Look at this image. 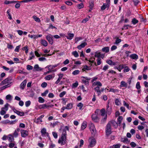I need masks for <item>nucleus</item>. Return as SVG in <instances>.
<instances>
[{
	"label": "nucleus",
	"instance_id": "39",
	"mask_svg": "<svg viewBox=\"0 0 148 148\" xmlns=\"http://www.w3.org/2000/svg\"><path fill=\"white\" fill-rule=\"evenodd\" d=\"M91 69V68L90 67H88V66L87 65H85L84 67V69H82V70L83 71H85V70H90Z\"/></svg>",
	"mask_w": 148,
	"mask_h": 148
},
{
	"label": "nucleus",
	"instance_id": "25",
	"mask_svg": "<svg viewBox=\"0 0 148 148\" xmlns=\"http://www.w3.org/2000/svg\"><path fill=\"white\" fill-rule=\"evenodd\" d=\"M101 50L103 52L108 53L109 51V47H105L102 49Z\"/></svg>",
	"mask_w": 148,
	"mask_h": 148
},
{
	"label": "nucleus",
	"instance_id": "12",
	"mask_svg": "<svg viewBox=\"0 0 148 148\" xmlns=\"http://www.w3.org/2000/svg\"><path fill=\"white\" fill-rule=\"evenodd\" d=\"M81 78L84 79H82V81L83 83L86 85H88L89 83L88 80H90V79H88L87 77H85L83 76Z\"/></svg>",
	"mask_w": 148,
	"mask_h": 148
},
{
	"label": "nucleus",
	"instance_id": "4",
	"mask_svg": "<svg viewBox=\"0 0 148 148\" xmlns=\"http://www.w3.org/2000/svg\"><path fill=\"white\" fill-rule=\"evenodd\" d=\"M89 126L92 134L93 135H94L95 134L96 130L94 124L92 123H90L89 124Z\"/></svg>",
	"mask_w": 148,
	"mask_h": 148
},
{
	"label": "nucleus",
	"instance_id": "59",
	"mask_svg": "<svg viewBox=\"0 0 148 148\" xmlns=\"http://www.w3.org/2000/svg\"><path fill=\"white\" fill-rule=\"evenodd\" d=\"M17 114L21 116H23L24 115V113L23 112L18 111Z\"/></svg>",
	"mask_w": 148,
	"mask_h": 148
},
{
	"label": "nucleus",
	"instance_id": "15",
	"mask_svg": "<svg viewBox=\"0 0 148 148\" xmlns=\"http://www.w3.org/2000/svg\"><path fill=\"white\" fill-rule=\"evenodd\" d=\"M108 122H110V125L112 124L115 128H116L118 127V124H117V123L115 121L112 120Z\"/></svg>",
	"mask_w": 148,
	"mask_h": 148
},
{
	"label": "nucleus",
	"instance_id": "44",
	"mask_svg": "<svg viewBox=\"0 0 148 148\" xmlns=\"http://www.w3.org/2000/svg\"><path fill=\"white\" fill-rule=\"evenodd\" d=\"M72 54L76 58H77L79 56L78 53L76 51L73 52Z\"/></svg>",
	"mask_w": 148,
	"mask_h": 148
},
{
	"label": "nucleus",
	"instance_id": "45",
	"mask_svg": "<svg viewBox=\"0 0 148 148\" xmlns=\"http://www.w3.org/2000/svg\"><path fill=\"white\" fill-rule=\"evenodd\" d=\"M77 106L79 107V110H81L83 106V105L82 103H79L77 104Z\"/></svg>",
	"mask_w": 148,
	"mask_h": 148
},
{
	"label": "nucleus",
	"instance_id": "22",
	"mask_svg": "<svg viewBox=\"0 0 148 148\" xmlns=\"http://www.w3.org/2000/svg\"><path fill=\"white\" fill-rule=\"evenodd\" d=\"M130 57L132 59L134 60H137L138 58V56L135 53L132 54L131 55Z\"/></svg>",
	"mask_w": 148,
	"mask_h": 148
},
{
	"label": "nucleus",
	"instance_id": "53",
	"mask_svg": "<svg viewBox=\"0 0 148 148\" xmlns=\"http://www.w3.org/2000/svg\"><path fill=\"white\" fill-rule=\"evenodd\" d=\"M66 92L65 91H63L60 93L59 94V97H62L63 96L66 94Z\"/></svg>",
	"mask_w": 148,
	"mask_h": 148
},
{
	"label": "nucleus",
	"instance_id": "36",
	"mask_svg": "<svg viewBox=\"0 0 148 148\" xmlns=\"http://www.w3.org/2000/svg\"><path fill=\"white\" fill-rule=\"evenodd\" d=\"M33 18L38 23H40V19L38 17H37L36 16H33Z\"/></svg>",
	"mask_w": 148,
	"mask_h": 148
},
{
	"label": "nucleus",
	"instance_id": "27",
	"mask_svg": "<svg viewBox=\"0 0 148 148\" xmlns=\"http://www.w3.org/2000/svg\"><path fill=\"white\" fill-rule=\"evenodd\" d=\"M34 68L35 69L36 71H40L42 70V69L39 66L38 64L35 65L34 67Z\"/></svg>",
	"mask_w": 148,
	"mask_h": 148
},
{
	"label": "nucleus",
	"instance_id": "26",
	"mask_svg": "<svg viewBox=\"0 0 148 148\" xmlns=\"http://www.w3.org/2000/svg\"><path fill=\"white\" fill-rule=\"evenodd\" d=\"M40 42L41 44L45 47H46L48 45L47 42L46 40L44 39L41 40Z\"/></svg>",
	"mask_w": 148,
	"mask_h": 148
},
{
	"label": "nucleus",
	"instance_id": "37",
	"mask_svg": "<svg viewBox=\"0 0 148 148\" xmlns=\"http://www.w3.org/2000/svg\"><path fill=\"white\" fill-rule=\"evenodd\" d=\"M10 106L8 103H6L4 106V107H3L1 108V109H3L6 111H7L8 110V107Z\"/></svg>",
	"mask_w": 148,
	"mask_h": 148
},
{
	"label": "nucleus",
	"instance_id": "55",
	"mask_svg": "<svg viewBox=\"0 0 148 148\" xmlns=\"http://www.w3.org/2000/svg\"><path fill=\"white\" fill-rule=\"evenodd\" d=\"M101 115L102 116H104L105 114V109L103 108L101 110Z\"/></svg>",
	"mask_w": 148,
	"mask_h": 148
},
{
	"label": "nucleus",
	"instance_id": "24",
	"mask_svg": "<svg viewBox=\"0 0 148 148\" xmlns=\"http://www.w3.org/2000/svg\"><path fill=\"white\" fill-rule=\"evenodd\" d=\"M87 45V43L86 42L82 43L80 45H79L77 47V48L79 49H81L82 48H84L85 46Z\"/></svg>",
	"mask_w": 148,
	"mask_h": 148
},
{
	"label": "nucleus",
	"instance_id": "28",
	"mask_svg": "<svg viewBox=\"0 0 148 148\" xmlns=\"http://www.w3.org/2000/svg\"><path fill=\"white\" fill-rule=\"evenodd\" d=\"M17 1H9L5 0L4 2V3L5 4H9L15 3H17Z\"/></svg>",
	"mask_w": 148,
	"mask_h": 148
},
{
	"label": "nucleus",
	"instance_id": "40",
	"mask_svg": "<svg viewBox=\"0 0 148 148\" xmlns=\"http://www.w3.org/2000/svg\"><path fill=\"white\" fill-rule=\"evenodd\" d=\"M100 56L101 53L99 51H97L95 52V57H97L98 58H100Z\"/></svg>",
	"mask_w": 148,
	"mask_h": 148
},
{
	"label": "nucleus",
	"instance_id": "32",
	"mask_svg": "<svg viewBox=\"0 0 148 148\" xmlns=\"http://www.w3.org/2000/svg\"><path fill=\"white\" fill-rule=\"evenodd\" d=\"M73 104L72 103H70L68 104L67 106L65 107L66 109L70 110L73 108Z\"/></svg>",
	"mask_w": 148,
	"mask_h": 148
},
{
	"label": "nucleus",
	"instance_id": "6",
	"mask_svg": "<svg viewBox=\"0 0 148 148\" xmlns=\"http://www.w3.org/2000/svg\"><path fill=\"white\" fill-rule=\"evenodd\" d=\"M92 119L95 122L98 123L99 121V119L95 114H93L92 115Z\"/></svg>",
	"mask_w": 148,
	"mask_h": 148
},
{
	"label": "nucleus",
	"instance_id": "5",
	"mask_svg": "<svg viewBox=\"0 0 148 148\" xmlns=\"http://www.w3.org/2000/svg\"><path fill=\"white\" fill-rule=\"evenodd\" d=\"M52 105H47L46 104H42L38 106V108L40 109H46L48 108H51L53 106Z\"/></svg>",
	"mask_w": 148,
	"mask_h": 148
},
{
	"label": "nucleus",
	"instance_id": "43",
	"mask_svg": "<svg viewBox=\"0 0 148 148\" xmlns=\"http://www.w3.org/2000/svg\"><path fill=\"white\" fill-rule=\"evenodd\" d=\"M79 71L78 70H75L72 72V74L74 75H76L78 74L79 73Z\"/></svg>",
	"mask_w": 148,
	"mask_h": 148
},
{
	"label": "nucleus",
	"instance_id": "19",
	"mask_svg": "<svg viewBox=\"0 0 148 148\" xmlns=\"http://www.w3.org/2000/svg\"><path fill=\"white\" fill-rule=\"evenodd\" d=\"M20 131V129L19 128H17L14 131L13 134V135L15 137H17L18 136V132Z\"/></svg>",
	"mask_w": 148,
	"mask_h": 148
},
{
	"label": "nucleus",
	"instance_id": "20",
	"mask_svg": "<svg viewBox=\"0 0 148 148\" xmlns=\"http://www.w3.org/2000/svg\"><path fill=\"white\" fill-rule=\"evenodd\" d=\"M44 115H41L38 118L36 121V123H39L42 122V118L44 117Z\"/></svg>",
	"mask_w": 148,
	"mask_h": 148
},
{
	"label": "nucleus",
	"instance_id": "21",
	"mask_svg": "<svg viewBox=\"0 0 148 148\" xmlns=\"http://www.w3.org/2000/svg\"><path fill=\"white\" fill-rule=\"evenodd\" d=\"M68 36H66V38L69 40H71L73 39L74 36V34H72L70 33H69L68 34Z\"/></svg>",
	"mask_w": 148,
	"mask_h": 148
},
{
	"label": "nucleus",
	"instance_id": "2",
	"mask_svg": "<svg viewBox=\"0 0 148 148\" xmlns=\"http://www.w3.org/2000/svg\"><path fill=\"white\" fill-rule=\"evenodd\" d=\"M94 86H97L94 88L95 91L96 92L98 96L101 94V89L100 87L102 86V84L101 82L99 81L94 82L92 84Z\"/></svg>",
	"mask_w": 148,
	"mask_h": 148
},
{
	"label": "nucleus",
	"instance_id": "52",
	"mask_svg": "<svg viewBox=\"0 0 148 148\" xmlns=\"http://www.w3.org/2000/svg\"><path fill=\"white\" fill-rule=\"evenodd\" d=\"M107 118V115L106 114L105 115V116L104 118H103L101 121V123H103L105 122L106 119Z\"/></svg>",
	"mask_w": 148,
	"mask_h": 148
},
{
	"label": "nucleus",
	"instance_id": "51",
	"mask_svg": "<svg viewBox=\"0 0 148 148\" xmlns=\"http://www.w3.org/2000/svg\"><path fill=\"white\" fill-rule=\"evenodd\" d=\"M49 90H46L43 93L41 94V96L42 97L45 96L48 93Z\"/></svg>",
	"mask_w": 148,
	"mask_h": 148
},
{
	"label": "nucleus",
	"instance_id": "56",
	"mask_svg": "<svg viewBox=\"0 0 148 148\" xmlns=\"http://www.w3.org/2000/svg\"><path fill=\"white\" fill-rule=\"evenodd\" d=\"M121 42V40L118 38H117L116 40L115 44L117 45Z\"/></svg>",
	"mask_w": 148,
	"mask_h": 148
},
{
	"label": "nucleus",
	"instance_id": "46",
	"mask_svg": "<svg viewBox=\"0 0 148 148\" xmlns=\"http://www.w3.org/2000/svg\"><path fill=\"white\" fill-rule=\"evenodd\" d=\"M31 102L30 101H27L25 102V104L26 107H29L31 104Z\"/></svg>",
	"mask_w": 148,
	"mask_h": 148
},
{
	"label": "nucleus",
	"instance_id": "31",
	"mask_svg": "<svg viewBox=\"0 0 148 148\" xmlns=\"http://www.w3.org/2000/svg\"><path fill=\"white\" fill-rule=\"evenodd\" d=\"M86 121H84L81 126V129L82 130H84L86 127Z\"/></svg>",
	"mask_w": 148,
	"mask_h": 148
},
{
	"label": "nucleus",
	"instance_id": "29",
	"mask_svg": "<svg viewBox=\"0 0 148 148\" xmlns=\"http://www.w3.org/2000/svg\"><path fill=\"white\" fill-rule=\"evenodd\" d=\"M120 86L121 87H127V84L124 81H122L121 82Z\"/></svg>",
	"mask_w": 148,
	"mask_h": 148
},
{
	"label": "nucleus",
	"instance_id": "63",
	"mask_svg": "<svg viewBox=\"0 0 148 148\" xmlns=\"http://www.w3.org/2000/svg\"><path fill=\"white\" fill-rule=\"evenodd\" d=\"M47 84L46 82H43L41 84V86L43 88H45L47 86Z\"/></svg>",
	"mask_w": 148,
	"mask_h": 148
},
{
	"label": "nucleus",
	"instance_id": "1",
	"mask_svg": "<svg viewBox=\"0 0 148 148\" xmlns=\"http://www.w3.org/2000/svg\"><path fill=\"white\" fill-rule=\"evenodd\" d=\"M67 135L66 131L65 130L63 131L62 134L61 135V137L58 140V143L61 144V145H64L66 143V137Z\"/></svg>",
	"mask_w": 148,
	"mask_h": 148
},
{
	"label": "nucleus",
	"instance_id": "23",
	"mask_svg": "<svg viewBox=\"0 0 148 148\" xmlns=\"http://www.w3.org/2000/svg\"><path fill=\"white\" fill-rule=\"evenodd\" d=\"M89 8L90 9H92L94 6V1L93 0H90L89 2Z\"/></svg>",
	"mask_w": 148,
	"mask_h": 148
},
{
	"label": "nucleus",
	"instance_id": "41",
	"mask_svg": "<svg viewBox=\"0 0 148 148\" xmlns=\"http://www.w3.org/2000/svg\"><path fill=\"white\" fill-rule=\"evenodd\" d=\"M22 50L23 51L25 50V53H27L28 52V47L27 45L23 47L22 48Z\"/></svg>",
	"mask_w": 148,
	"mask_h": 148
},
{
	"label": "nucleus",
	"instance_id": "47",
	"mask_svg": "<svg viewBox=\"0 0 148 148\" xmlns=\"http://www.w3.org/2000/svg\"><path fill=\"white\" fill-rule=\"evenodd\" d=\"M55 147V145L53 144L52 142H51L49 143V148H54Z\"/></svg>",
	"mask_w": 148,
	"mask_h": 148
},
{
	"label": "nucleus",
	"instance_id": "17",
	"mask_svg": "<svg viewBox=\"0 0 148 148\" xmlns=\"http://www.w3.org/2000/svg\"><path fill=\"white\" fill-rule=\"evenodd\" d=\"M11 79L8 78H6L3 80L1 83V85H3L6 84L11 83Z\"/></svg>",
	"mask_w": 148,
	"mask_h": 148
},
{
	"label": "nucleus",
	"instance_id": "35",
	"mask_svg": "<svg viewBox=\"0 0 148 148\" xmlns=\"http://www.w3.org/2000/svg\"><path fill=\"white\" fill-rule=\"evenodd\" d=\"M138 22V21L135 18H134L132 19V23L134 25L136 24Z\"/></svg>",
	"mask_w": 148,
	"mask_h": 148
},
{
	"label": "nucleus",
	"instance_id": "16",
	"mask_svg": "<svg viewBox=\"0 0 148 148\" xmlns=\"http://www.w3.org/2000/svg\"><path fill=\"white\" fill-rule=\"evenodd\" d=\"M109 7L110 6H109V5L104 3L103 5L101 7V9L102 10H104L106 9V10H108L109 9Z\"/></svg>",
	"mask_w": 148,
	"mask_h": 148
},
{
	"label": "nucleus",
	"instance_id": "3",
	"mask_svg": "<svg viewBox=\"0 0 148 148\" xmlns=\"http://www.w3.org/2000/svg\"><path fill=\"white\" fill-rule=\"evenodd\" d=\"M105 132L107 136H109L112 132L111 125L110 122H108L106 125L105 129Z\"/></svg>",
	"mask_w": 148,
	"mask_h": 148
},
{
	"label": "nucleus",
	"instance_id": "48",
	"mask_svg": "<svg viewBox=\"0 0 148 148\" xmlns=\"http://www.w3.org/2000/svg\"><path fill=\"white\" fill-rule=\"evenodd\" d=\"M136 88L138 90L140 89L141 86L140 85V83L139 82H138L136 84Z\"/></svg>",
	"mask_w": 148,
	"mask_h": 148
},
{
	"label": "nucleus",
	"instance_id": "11",
	"mask_svg": "<svg viewBox=\"0 0 148 148\" xmlns=\"http://www.w3.org/2000/svg\"><path fill=\"white\" fill-rule=\"evenodd\" d=\"M60 64L59 63L54 65H49L47 66L46 68H48L49 70H51L57 67Z\"/></svg>",
	"mask_w": 148,
	"mask_h": 148
},
{
	"label": "nucleus",
	"instance_id": "38",
	"mask_svg": "<svg viewBox=\"0 0 148 148\" xmlns=\"http://www.w3.org/2000/svg\"><path fill=\"white\" fill-rule=\"evenodd\" d=\"M77 8L79 9H81L84 7V5L83 3H81L79 4H78L77 5Z\"/></svg>",
	"mask_w": 148,
	"mask_h": 148
},
{
	"label": "nucleus",
	"instance_id": "33",
	"mask_svg": "<svg viewBox=\"0 0 148 148\" xmlns=\"http://www.w3.org/2000/svg\"><path fill=\"white\" fill-rule=\"evenodd\" d=\"M106 62L108 64L112 65H115L116 63L112 61V60H109L106 61Z\"/></svg>",
	"mask_w": 148,
	"mask_h": 148
},
{
	"label": "nucleus",
	"instance_id": "49",
	"mask_svg": "<svg viewBox=\"0 0 148 148\" xmlns=\"http://www.w3.org/2000/svg\"><path fill=\"white\" fill-rule=\"evenodd\" d=\"M10 10H8L7 12V13L9 16L8 18L10 20H11L12 19V17L10 13Z\"/></svg>",
	"mask_w": 148,
	"mask_h": 148
},
{
	"label": "nucleus",
	"instance_id": "58",
	"mask_svg": "<svg viewBox=\"0 0 148 148\" xmlns=\"http://www.w3.org/2000/svg\"><path fill=\"white\" fill-rule=\"evenodd\" d=\"M78 85V83L77 82H75L72 85V88H75L77 87Z\"/></svg>",
	"mask_w": 148,
	"mask_h": 148
},
{
	"label": "nucleus",
	"instance_id": "14",
	"mask_svg": "<svg viewBox=\"0 0 148 148\" xmlns=\"http://www.w3.org/2000/svg\"><path fill=\"white\" fill-rule=\"evenodd\" d=\"M41 133L42 136L46 135L47 136L49 135V134L46 132V129L45 128H43L41 131Z\"/></svg>",
	"mask_w": 148,
	"mask_h": 148
},
{
	"label": "nucleus",
	"instance_id": "61",
	"mask_svg": "<svg viewBox=\"0 0 148 148\" xmlns=\"http://www.w3.org/2000/svg\"><path fill=\"white\" fill-rule=\"evenodd\" d=\"M101 59L100 58H99L97 60V65H100L101 63Z\"/></svg>",
	"mask_w": 148,
	"mask_h": 148
},
{
	"label": "nucleus",
	"instance_id": "57",
	"mask_svg": "<svg viewBox=\"0 0 148 148\" xmlns=\"http://www.w3.org/2000/svg\"><path fill=\"white\" fill-rule=\"evenodd\" d=\"M6 99L7 100H11L12 99V96L10 95H7L6 97Z\"/></svg>",
	"mask_w": 148,
	"mask_h": 148
},
{
	"label": "nucleus",
	"instance_id": "7",
	"mask_svg": "<svg viewBox=\"0 0 148 148\" xmlns=\"http://www.w3.org/2000/svg\"><path fill=\"white\" fill-rule=\"evenodd\" d=\"M52 37V36L51 34H50L49 35L46 36V37L47 40L51 45H52L53 42V40Z\"/></svg>",
	"mask_w": 148,
	"mask_h": 148
},
{
	"label": "nucleus",
	"instance_id": "50",
	"mask_svg": "<svg viewBox=\"0 0 148 148\" xmlns=\"http://www.w3.org/2000/svg\"><path fill=\"white\" fill-rule=\"evenodd\" d=\"M124 70L123 71L124 72H128L130 70V69L129 67L127 66H126L125 67L124 66Z\"/></svg>",
	"mask_w": 148,
	"mask_h": 148
},
{
	"label": "nucleus",
	"instance_id": "30",
	"mask_svg": "<svg viewBox=\"0 0 148 148\" xmlns=\"http://www.w3.org/2000/svg\"><path fill=\"white\" fill-rule=\"evenodd\" d=\"M8 139L9 142H11L14 140L13 137L11 134L9 135Z\"/></svg>",
	"mask_w": 148,
	"mask_h": 148
},
{
	"label": "nucleus",
	"instance_id": "54",
	"mask_svg": "<svg viewBox=\"0 0 148 148\" xmlns=\"http://www.w3.org/2000/svg\"><path fill=\"white\" fill-rule=\"evenodd\" d=\"M21 47V45H19L18 46H17L16 48L14 49V51L15 52H18L19 51V49Z\"/></svg>",
	"mask_w": 148,
	"mask_h": 148
},
{
	"label": "nucleus",
	"instance_id": "9",
	"mask_svg": "<svg viewBox=\"0 0 148 148\" xmlns=\"http://www.w3.org/2000/svg\"><path fill=\"white\" fill-rule=\"evenodd\" d=\"M55 74L53 73L51 75H48L46 76L45 77V79L49 80L51 79H53L55 77Z\"/></svg>",
	"mask_w": 148,
	"mask_h": 148
},
{
	"label": "nucleus",
	"instance_id": "18",
	"mask_svg": "<svg viewBox=\"0 0 148 148\" xmlns=\"http://www.w3.org/2000/svg\"><path fill=\"white\" fill-rule=\"evenodd\" d=\"M121 141L124 143H129L130 142V141L126 137L121 138Z\"/></svg>",
	"mask_w": 148,
	"mask_h": 148
},
{
	"label": "nucleus",
	"instance_id": "8",
	"mask_svg": "<svg viewBox=\"0 0 148 148\" xmlns=\"http://www.w3.org/2000/svg\"><path fill=\"white\" fill-rule=\"evenodd\" d=\"M21 134L22 137H25L28 135V131L23 130H21Z\"/></svg>",
	"mask_w": 148,
	"mask_h": 148
},
{
	"label": "nucleus",
	"instance_id": "13",
	"mask_svg": "<svg viewBox=\"0 0 148 148\" xmlns=\"http://www.w3.org/2000/svg\"><path fill=\"white\" fill-rule=\"evenodd\" d=\"M27 83V80L25 79L20 84V87L21 89L23 90L25 88Z\"/></svg>",
	"mask_w": 148,
	"mask_h": 148
},
{
	"label": "nucleus",
	"instance_id": "62",
	"mask_svg": "<svg viewBox=\"0 0 148 148\" xmlns=\"http://www.w3.org/2000/svg\"><path fill=\"white\" fill-rule=\"evenodd\" d=\"M6 111L3 109H1V110L0 112V114L1 115H3L6 113Z\"/></svg>",
	"mask_w": 148,
	"mask_h": 148
},
{
	"label": "nucleus",
	"instance_id": "42",
	"mask_svg": "<svg viewBox=\"0 0 148 148\" xmlns=\"http://www.w3.org/2000/svg\"><path fill=\"white\" fill-rule=\"evenodd\" d=\"M38 102L41 103H43L45 102V100L41 97H39L38 98Z\"/></svg>",
	"mask_w": 148,
	"mask_h": 148
},
{
	"label": "nucleus",
	"instance_id": "60",
	"mask_svg": "<svg viewBox=\"0 0 148 148\" xmlns=\"http://www.w3.org/2000/svg\"><path fill=\"white\" fill-rule=\"evenodd\" d=\"M121 145L120 144H117L115 145H113L112 146L113 148H120Z\"/></svg>",
	"mask_w": 148,
	"mask_h": 148
},
{
	"label": "nucleus",
	"instance_id": "34",
	"mask_svg": "<svg viewBox=\"0 0 148 148\" xmlns=\"http://www.w3.org/2000/svg\"><path fill=\"white\" fill-rule=\"evenodd\" d=\"M124 68V66L123 65H119L118 67H115V69H116L120 72L121 71V70Z\"/></svg>",
	"mask_w": 148,
	"mask_h": 148
},
{
	"label": "nucleus",
	"instance_id": "10",
	"mask_svg": "<svg viewBox=\"0 0 148 148\" xmlns=\"http://www.w3.org/2000/svg\"><path fill=\"white\" fill-rule=\"evenodd\" d=\"M96 143V142L95 139H91L90 144L89 145L88 147H92L94 146Z\"/></svg>",
	"mask_w": 148,
	"mask_h": 148
},
{
	"label": "nucleus",
	"instance_id": "64",
	"mask_svg": "<svg viewBox=\"0 0 148 148\" xmlns=\"http://www.w3.org/2000/svg\"><path fill=\"white\" fill-rule=\"evenodd\" d=\"M15 145V144L14 143H10L9 144L8 147L10 148H13Z\"/></svg>",
	"mask_w": 148,
	"mask_h": 148
}]
</instances>
